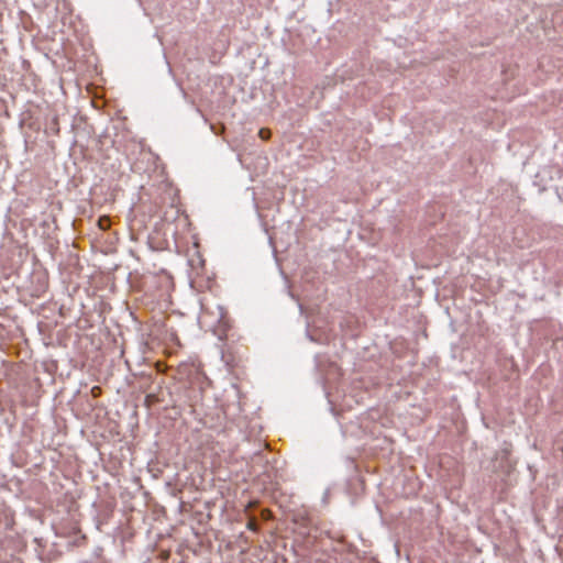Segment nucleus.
I'll use <instances>...</instances> for the list:
<instances>
[{
  "mask_svg": "<svg viewBox=\"0 0 563 563\" xmlns=\"http://www.w3.org/2000/svg\"><path fill=\"white\" fill-rule=\"evenodd\" d=\"M46 131H49L54 135H58L59 133V121L58 117L54 115L51 122L47 124Z\"/></svg>",
  "mask_w": 563,
  "mask_h": 563,
  "instance_id": "nucleus-1",
  "label": "nucleus"
},
{
  "mask_svg": "<svg viewBox=\"0 0 563 563\" xmlns=\"http://www.w3.org/2000/svg\"><path fill=\"white\" fill-rule=\"evenodd\" d=\"M246 527L249 530H251L253 532H257L260 530L258 520L255 517L250 518Z\"/></svg>",
  "mask_w": 563,
  "mask_h": 563,
  "instance_id": "nucleus-2",
  "label": "nucleus"
},
{
  "mask_svg": "<svg viewBox=\"0 0 563 563\" xmlns=\"http://www.w3.org/2000/svg\"><path fill=\"white\" fill-rule=\"evenodd\" d=\"M98 223L102 230H106L110 225V219H109V217H101V218H99Z\"/></svg>",
  "mask_w": 563,
  "mask_h": 563,
  "instance_id": "nucleus-3",
  "label": "nucleus"
},
{
  "mask_svg": "<svg viewBox=\"0 0 563 563\" xmlns=\"http://www.w3.org/2000/svg\"><path fill=\"white\" fill-rule=\"evenodd\" d=\"M258 135L262 140H268L272 135V132L268 129H261Z\"/></svg>",
  "mask_w": 563,
  "mask_h": 563,
  "instance_id": "nucleus-4",
  "label": "nucleus"
},
{
  "mask_svg": "<svg viewBox=\"0 0 563 563\" xmlns=\"http://www.w3.org/2000/svg\"><path fill=\"white\" fill-rule=\"evenodd\" d=\"M262 516H263V518H265V519H266V518H268V516H269V510L264 509V510L262 511Z\"/></svg>",
  "mask_w": 563,
  "mask_h": 563,
  "instance_id": "nucleus-5",
  "label": "nucleus"
}]
</instances>
